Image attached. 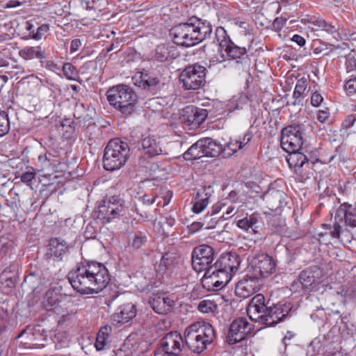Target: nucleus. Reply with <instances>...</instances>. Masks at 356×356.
Returning <instances> with one entry per match:
<instances>
[{"label":"nucleus","instance_id":"f257e3e1","mask_svg":"<svg viewBox=\"0 0 356 356\" xmlns=\"http://www.w3.org/2000/svg\"><path fill=\"white\" fill-rule=\"evenodd\" d=\"M67 278L73 289L81 294L97 293L110 281L108 269L97 261L79 264L75 270L69 273Z\"/></svg>","mask_w":356,"mask_h":356},{"label":"nucleus","instance_id":"f03ea898","mask_svg":"<svg viewBox=\"0 0 356 356\" xmlns=\"http://www.w3.org/2000/svg\"><path fill=\"white\" fill-rule=\"evenodd\" d=\"M212 32L211 24L197 18H191L186 23L179 24L170 30L173 42L181 46L191 47L207 38Z\"/></svg>","mask_w":356,"mask_h":356},{"label":"nucleus","instance_id":"7ed1b4c3","mask_svg":"<svg viewBox=\"0 0 356 356\" xmlns=\"http://www.w3.org/2000/svg\"><path fill=\"white\" fill-rule=\"evenodd\" d=\"M184 337L185 343L191 351L201 353L213 341L215 331L210 323L199 321L186 328Z\"/></svg>","mask_w":356,"mask_h":356},{"label":"nucleus","instance_id":"20e7f679","mask_svg":"<svg viewBox=\"0 0 356 356\" xmlns=\"http://www.w3.org/2000/svg\"><path fill=\"white\" fill-rule=\"evenodd\" d=\"M106 97L110 105L124 116L131 115L136 110L137 95L127 85L119 84L110 88Z\"/></svg>","mask_w":356,"mask_h":356},{"label":"nucleus","instance_id":"39448f33","mask_svg":"<svg viewBox=\"0 0 356 356\" xmlns=\"http://www.w3.org/2000/svg\"><path fill=\"white\" fill-rule=\"evenodd\" d=\"M129 150L127 143L119 138L111 140L104 149L103 157L104 169L108 171L120 169L128 160Z\"/></svg>","mask_w":356,"mask_h":356},{"label":"nucleus","instance_id":"423d86ee","mask_svg":"<svg viewBox=\"0 0 356 356\" xmlns=\"http://www.w3.org/2000/svg\"><path fill=\"white\" fill-rule=\"evenodd\" d=\"M333 231L331 232L332 238H339L340 235L346 230L344 227H356V203L350 204L343 203L334 211L333 216Z\"/></svg>","mask_w":356,"mask_h":356},{"label":"nucleus","instance_id":"0eeeda50","mask_svg":"<svg viewBox=\"0 0 356 356\" xmlns=\"http://www.w3.org/2000/svg\"><path fill=\"white\" fill-rule=\"evenodd\" d=\"M127 208L124 200L119 195L104 199L99 205L97 218L104 222H110L126 214Z\"/></svg>","mask_w":356,"mask_h":356},{"label":"nucleus","instance_id":"6e6552de","mask_svg":"<svg viewBox=\"0 0 356 356\" xmlns=\"http://www.w3.org/2000/svg\"><path fill=\"white\" fill-rule=\"evenodd\" d=\"M216 37L219 44L221 54V59L217 58L216 62L222 63L226 59L238 60L246 54V49L236 46L232 42L224 28H217Z\"/></svg>","mask_w":356,"mask_h":356},{"label":"nucleus","instance_id":"1a4fd4ad","mask_svg":"<svg viewBox=\"0 0 356 356\" xmlns=\"http://www.w3.org/2000/svg\"><path fill=\"white\" fill-rule=\"evenodd\" d=\"M249 266L257 277L266 278L275 273L276 261L268 254L257 253L248 257Z\"/></svg>","mask_w":356,"mask_h":356},{"label":"nucleus","instance_id":"9d476101","mask_svg":"<svg viewBox=\"0 0 356 356\" xmlns=\"http://www.w3.org/2000/svg\"><path fill=\"white\" fill-rule=\"evenodd\" d=\"M206 68L200 65L186 67L181 73L180 81L186 90H197L205 82Z\"/></svg>","mask_w":356,"mask_h":356},{"label":"nucleus","instance_id":"9b49d317","mask_svg":"<svg viewBox=\"0 0 356 356\" xmlns=\"http://www.w3.org/2000/svg\"><path fill=\"white\" fill-rule=\"evenodd\" d=\"M303 127L301 124L291 125L282 131L281 146L286 152L299 150L302 141Z\"/></svg>","mask_w":356,"mask_h":356},{"label":"nucleus","instance_id":"f8f14e48","mask_svg":"<svg viewBox=\"0 0 356 356\" xmlns=\"http://www.w3.org/2000/svg\"><path fill=\"white\" fill-rule=\"evenodd\" d=\"M214 252L213 248L208 245H201L196 247L193 251L192 266L193 269L198 273L208 270L213 266Z\"/></svg>","mask_w":356,"mask_h":356},{"label":"nucleus","instance_id":"ddd939ff","mask_svg":"<svg viewBox=\"0 0 356 356\" xmlns=\"http://www.w3.org/2000/svg\"><path fill=\"white\" fill-rule=\"evenodd\" d=\"M184 346V339L180 333L170 332L161 340L160 347L155 353L160 352L164 356H177Z\"/></svg>","mask_w":356,"mask_h":356},{"label":"nucleus","instance_id":"4468645a","mask_svg":"<svg viewBox=\"0 0 356 356\" xmlns=\"http://www.w3.org/2000/svg\"><path fill=\"white\" fill-rule=\"evenodd\" d=\"M253 330V325L245 318L235 319L230 325L227 336L229 344H234L245 339Z\"/></svg>","mask_w":356,"mask_h":356},{"label":"nucleus","instance_id":"2eb2a0df","mask_svg":"<svg viewBox=\"0 0 356 356\" xmlns=\"http://www.w3.org/2000/svg\"><path fill=\"white\" fill-rule=\"evenodd\" d=\"M240 263V258L236 254L227 252L222 254L213 266L220 273L226 274L228 280L230 281L238 270Z\"/></svg>","mask_w":356,"mask_h":356},{"label":"nucleus","instance_id":"dca6fc26","mask_svg":"<svg viewBox=\"0 0 356 356\" xmlns=\"http://www.w3.org/2000/svg\"><path fill=\"white\" fill-rule=\"evenodd\" d=\"M204 271V275L202 277V283L203 287L208 291L220 290L230 282L228 280L226 274L220 273L213 266Z\"/></svg>","mask_w":356,"mask_h":356},{"label":"nucleus","instance_id":"f3484780","mask_svg":"<svg viewBox=\"0 0 356 356\" xmlns=\"http://www.w3.org/2000/svg\"><path fill=\"white\" fill-rule=\"evenodd\" d=\"M291 309L290 303H279L273 307H267L263 323L268 326H274L284 320Z\"/></svg>","mask_w":356,"mask_h":356},{"label":"nucleus","instance_id":"a211bd4d","mask_svg":"<svg viewBox=\"0 0 356 356\" xmlns=\"http://www.w3.org/2000/svg\"><path fill=\"white\" fill-rule=\"evenodd\" d=\"M207 110L194 106H188L182 110L181 120L186 125L198 127L207 118Z\"/></svg>","mask_w":356,"mask_h":356},{"label":"nucleus","instance_id":"6ab92c4d","mask_svg":"<svg viewBox=\"0 0 356 356\" xmlns=\"http://www.w3.org/2000/svg\"><path fill=\"white\" fill-rule=\"evenodd\" d=\"M176 300L174 295L153 294L149 302L156 313L165 314L174 308Z\"/></svg>","mask_w":356,"mask_h":356},{"label":"nucleus","instance_id":"aec40b11","mask_svg":"<svg viewBox=\"0 0 356 356\" xmlns=\"http://www.w3.org/2000/svg\"><path fill=\"white\" fill-rule=\"evenodd\" d=\"M266 309L265 298L264 295L259 293L250 300L247 309V313L252 321L263 323Z\"/></svg>","mask_w":356,"mask_h":356},{"label":"nucleus","instance_id":"412c9836","mask_svg":"<svg viewBox=\"0 0 356 356\" xmlns=\"http://www.w3.org/2000/svg\"><path fill=\"white\" fill-rule=\"evenodd\" d=\"M260 286L257 277L246 275L237 283L235 293L238 297L246 298L259 291Z\"/></svg>","mask_w":356,"mask_h":356},{"label":"nucleus","instance_id":"4be33fe9","mask_svg":"<svg viewBox=\"0 0 356 356\" xmlns=\"http://www.w3.org/2000/svg\"><path fill=\"white\" fill-rule=\"evenodd\" d=\"M141 145L143 156L147 159L161 155L163 152L162 143L159 137H145L141 141Z\"/></svg>","mask_w":356,"mask_h":356},{"label":"nucleus","instance_id":"5701e85b","mask_svg":"<svg viewBox=\"0 0 356 356\" xmlns=\"http://www.w3.org/2000/svg\"><path fill=\"white\" fill-rule=\"evenodd\" d=\"M289 155L286 157V161L291 169H293L297 174L302 173V168L305 164L308 165V159L307 156L299 152L296 150L291 152H288Z\"/></svg>","mask_w":356,"mask_h":356},{"label":"nucleus","instance_id":"b1692460","mask_svg":"<svg viewBox=\"0 0 356 356\" xmlns=\"http://www.w3.org/2000/svg\"><path fill=\"white\" fill-rule=\"evenodd\" d=\"M178 52L175 46L170 44H162L156 47L154 58L159 62H164L175 58Z\"/></svg>","mask_w":356,"mask_h":356},{"label":"nucleus","instance_id":"393cba45","mask_svg":"<svg viewBox=\"0 0 356 356\" xmlns=\"http://www.w3.org/2000/svg\"><path fill=\"white\" fill-rule=\"evenodd\" d=\"M115 314V320L118 323H124L132 319L136 314V309L134 304L127 303L119 307Z\"/></svg>","mask_w":356,"mask_h":356},{"label":"nucleus","instance_id":"a878e982","mask_svg":"<svg viewBox=\"0 0 356 356\" xmlns=\"http://www.w3.org/2000/svg\"><path fill=\"white\" fill-rule=\"evenodd\" d=\"M112 327L110 325H104L99 329L95 343L97 351L104 350L108 347Z\"/></svg>","mask_w":356,"mask_h":356},{"label":"nucleus","instance_id":"bb28decb","mask_svg":"<svg viewBox=\"0 0 356 356\" xmlns=\"http://www.w3.org/2000/svg\"><path fill=\"white\" fill-rule=\"evenodd\" d=\"M199 140L202 142L204 156L215 157L222 152V145L218 144L211 138H205Z\"/></svg>","mask_w":356,"mask_h":356},{"label":"nucleus","instance_id":"cd10ccee","mask_svg":"<svg viewBox=\"0 0 356 356\" xmlns=\"http://www.w3.org/2000/svg\"><path fill=\"white\" fill-rule=\"evenodd\" d=\"M67 245L64 241H60L58 238H52L49 243L47 255L50 257L61 259L63 254L67 251Z\"/></svg>","mask_w":356,"mask_h":356},{"label":"nucleus","instance_id":"c85d7f7f","mask_svg":"<svg viewBox=\"0 0 356 356\" xmlns=\"http://www.w3.org/2000/svg\"><path fill=\"white\" fill-rule=\"evenodd\" d=\"M19 56L26 60L42 59L45 58V51L40 46L25 47L19 51Z\"/></svg>","mask_w":356,"mask_h":356},{"label":"nucleus","instance_id":"c756f323","mask_svg":"<svg viewBox=\"0 0 356 356\" xmlns=\"http://www.w3.org/2000/svg\"><path fill=\"white\" fill-rule=\"evenodd\" d=\"M132 79L134 85L144 89L155 86L159 83L157 78L152 77L146 72H137Z\"/></svg>","mask_w":356,"mask_h":356},{"label":"nucleus","instance_id":"7c9ffc66","mask_svg":"<svg viewBox=\"0 0 356 356\" xmlns=\"http://www.w3.org/2000/svg\"><path fill=\"white\" fill-rule=\"evenodd\" d=\"M315 271H312L310 270L302 271L300 275V280L302 282V285L307 290H314L316 289L317 285L321 283V281L318 279H316L315 277ZM318 274V271L316 272Z\"/></svg>","mask_w":356,"mask_h":356},{"label":"nucleus","instance_id":"2f4dec72","mask_svg":"<svg viewBox=\"0 0 356 356\" xmlns=\"http://www.w3.org/2000/svg\"><path fill=\"white\" fill-rule=\"evenodd\" d=\"M204 150L202 147V142L197 141L184 154L185 160L192 161L204 157Z\"/></svg>","mask_w":356,"mask_h":356},{"label":"nucleus","instance_id":"473e14b6","mask_svg":"<svg viewBox=\"0 0 356 356\" xmlns=\"http://www.w3.org/2000/svg\"><path fill=\"white\" fill-rule=\"evenodd\" d=\"M260 218L259 214L257 212L252 213L249 216H246L237 221V227L245 231L253 229L255 225L259 222Z\"/></svg>","mask_w":356,"mask_h":356},{"label":"nucleus","instance_id":"72a5a7b5","mask_svg":"<svg viewBox=\"0 0 356 356\" xmlns=\"http://www.w3.org/2000/svg\"><path fill=\"white\" fill-rule=\"evenodd\" d=\"M174 268V260L171 255L165 254L160 261L158 270L163 275L170 274Z\"/></svg>","mask_w":356,"mask_h":356},{"label":"nucleus","instance_id":"f704fd0d","mask_svg":"<svg viewBox=\"0 0 356 356\" xmlns=\"http://www.w3.org/2000/svg\"><path fill=\"white\" fill-rule=\"evenodd\" d=\"M307 88V79L306 78L302 77L297 81L294 91L293 93V99H295V101L293 103L294 105H296V104H298L300 102V98L305 93Z\"/></svg>","mask_w":356,"mask_h":356},{"label":"nucleus","instance_id":"c9c22d12","mask_svg":"<svg viewBox=\"0 0 356 356\" xmlns=\"http://www.w3.org/2000/svg\"><path fill=\"white\" fill-rule=\"evenodd\" d=\"M65 77L70 81H79V74L78 70L70 63H65L62 67Z\"/></svg>","mask_w":356,"mask_h":356},{"label":"nucleus","instance_id":"e433bc0d","mask_svg":"<svg viewBox=\"0 0 356 356\" xmlns=\"http://www.w3.org/2000/svg\"><path fill=\"white\" fill-rule=\"evenodd\" d=\"M241 149L242 147L237 138H230L229 141L224 145V148H222V152L225 156H230Z\"/></svg>","mask_w":356,"mask_h":356},{"label":"nucleus","instance_id":"4c0bfd02","mask_svg":"<svg viewBox=\"0 0 356 356\" xmlns=\"http://www.w3.org/2000/svg\"><path fill=\"white\" fill-rule=\"evenodd\" d=\"M218 306L216 303L209 299L202 300L199 302L198 309L204 314L213 313L217 310Z\"/></svg>","mask_w":356,"mask_h":356},{"label":"nucleus","instance_id":"58836bf2","mask_svg":"<svg viewBox=\"0 0 356 356\" xmlns=\"http://www.w3.org/2000/svg\"><path fill=\"white\" fill-rule=\"evenodd\" d=\"M10 131V122L6 111L0 110V137L6 136Z\"/></svg>","mask_w":356,"mask_h":356},{"label":"nucleus","instance_id":"ea45409f","mask_svg":"<svg viewBox=\"0 0 356 356\" xmlns=\"http://www.w3.org/2000/svg\"><path fill=\"white\" fill-rule=\"evenodd\" d=\"M209 197L200 198V200L195 202L192 207V211L194 213L199 214L204 211L209 204Z\"/></svg>","mask_w":356,"mask_h":356},{"label":"nucleus","instance_id":"a19ab883","mask_svg":"<svg viewBox=\"0 0 356 356\" xmlns=\"http://www.w3.org/2000/svg\"><path fill=\"white\" fill-rule=\"evenodd\" d=\"M49 31V26L47 24H43L38 26L35 31L31 33V38L35 40H40L44 38Z\"/></svg>","mask_w":356,"mask_h":356},{"label":"nucleus","instance_id":"79ce46f5","mask_svg":"<svg viewBox=\"0 0 356 356\" xmlns=\"http://www.w3.org/2000/svg\"><path fill=\"white\" fill-rule=\"evenodd\" d=\"M147 241V237L145 235L142 234L141 233L136 234L133 238L131 245L135 249H138L141 248Z\"/></svg>","mask_w":356,"mask_h":356},{"label":"nucleus","instance_id":"37998d69","mask_svg":"<svg viewBox=\"0 0 356 356\" xmlns=\"http://www.w3.org/2000/svg\"><path fill=\"white\" fill-rule=\"evenodd\" d=\"M344 89L348 94L351 95L356 92V77L347 80L344 83Z\"/></svg>","mask_w":356,"mask_h":356},{"label":"nucleus","instance_id":"c03bdc74","mask_svg":"<svg viewBox=\"0 0 356 356\" xmlns=\"http://www.w3.org/2000/svg\"><path fill=\"white\" fill-rule=\"evenodd\" d=\"M323 98L321 93L315 91L312 92L311 96V104L313 106L318 107L323 102Z\"/></svg>","mask_w":356,"mask_h":356},{"label":"nucleus","instance_id":"a18cd8bd","mask_svg":"<svg viewBox=\"0 0 356 356\" xmlns=\"http://www.w3.org/2000/svg\"><path fill=\"white\" fill-rule=\"evenodd\" d=\"M35 173L32 171H28L24 172L21 176V181L28 186H31V181L35 178Z\"/></svg>","mask_w":356,"mask_h":356},{"label":"nucleus","instance_id":"49530a36","mask_svg":"<svg viewBox=\"0 0 356 356\" xmlns=\"http://www.w3.org/2000/svg\"><path fill=\"white\" fill-rule=\"evenodd\" d=\"M38 163L42 169L47 168L51 165V161L46 154H41L38 156Z\"/></svg>","mask_w":356,"mask_h":356},{"label":"nucleus","instance_id":"de8ad7c7","mask_svg":"<svg viewBox=\"0 0 356 356\" xmlns=\"http://www.w3.org/2000/svg\"><path fill=\"white\" fill-rule=\"evenodd\" d=\"M252 138V133L248 131L242 137H239L238 139L239 144L241 145L242 149L251 140Z\"/></svg>","mask_w":356,"mask_h":356},{"label":"nucleus","instance_id":"09e8293b","mask_svg":"<svg viewBox=\"0 0 356 356\" xmlns=\"http://www.w3.org/2000/svg\"><path fill=\"white\" fill-rule=\"evenodd\" d=\"M305 289V288L303 287V285H302V282L300 280V277L299 276L298 278L293 281L291 286V290L293 292H298L301 291L302 290Z\"/></svg>","mask_w":356,"mask_h":356},{"label":"nucleus","instance_id":"8fccbe9b","mask_svg":"<svg viewBox=\"0 0 356 356\" xmlns=\"http://www.w3.org/2000/svg\"><path fill=\"white\" fill-rule=\"evenodd\" d=\"M329 117L330 113L327 111L319 110L316 113V118L321 123L325 122Z\"/></svg>","mask_w":356,"mask_h":356},{"label":"nucleus","instance_id":"3c124183","mask_svg":"<svg viewBox=\"0 0 356 356\" xmlns=\"http://www.w3.org/2000/svg\"><path fill=\"white\" fill-rule=\"evenodd\" d=\"M203 225L204 224L201 222H194L188 227V232L190 234H194L200 231L202 228Z\"/></svg>","mask_w":356,"mask_h":356},{"label":"nucleus","instance_id":"603ef678","mask_svg":"<svg viewBox=\"0 0 356 356\" xmlns=\"http://www.w3.org/2000/svg\"><path fill=\"white\" fill-rule=\"evenodd\" d=\"M286 19H285V18L277 17L274 20L273 26L274 29H275L276 30L280 31L283 28L284 24H286Z\"/></svg>","mask_w":356,"mask_h":356},{"label":"nucleus","instance_id":"864d4df0","mask_svg":"<svg viewBox=\"0 0 356 356\" xmlns=\"http://www.w3.org/2000/svg\"><path fill=\"white\" fill-rule=\"evenodd\" d=\"M331 230L329 233L325 232V233H320L318 234V240L320 243H324V244H328L330 243V238H327V236L332 238V236H331ZM333 239H336L335 238H333Z\"/></svg>","mask_w":356,"mask_h":356},{"label":"nucleus","instance_id":"5fc2aeb1","mask_svg":"<svg viewBox=\"0 0 356 356\" xmlns=\"http://www.w3.org/2000/svg\"><path fill=\"white\" fill-rule=\"evenodd\" d=\"M81 46V42L79 39L72 40L70 44V53L77 51Z\"/></svg>","mask_w":356,"mask_h":356},{"label":"nucleus","instance_id":"6e6d98bb","mask_svg":"<svg viewBox=\"0 0 356 356\" xmlns=\"http://www.w3.org/2000/svg\"><path fill=\"white\" fill-rule=\"evenodd\" d=\"M309 22L321 29H322L325 24V21L322 18L311 19Z\"/></svg>","mask_w":356,"mask_h":356},{"label":"nucleus","instance_id":"4d7b16f0","mask_svg":"<svg viewBox=\"0 0 356 356\" xmlns=\"http://www.w3.org/2000/svg\"><path fill=\"white\" fill-rule=\"evenodd\" d=\"M292 41L297 43L300 47H302L305 44V38L298 34H295L293 36Z\"/></svg>","mask_w":356,"mask_h":356},{"label":"nucleus","instance_id":"13d9d810","mask_svg":"<svg viewBox=\"0 0 356 356\" xmlns=\"http://www.w3.org/2000/svg\"><path fill=\"white\" fill-rule=\"evenodd\" d=\"M270 196H273L280 203L281 202V199L283 196V193L280 191H273L272 193L266 195L267 198L269 197Z\"/></svg>","mask_w":356,"mask_h":356},{"label":"nucleus","instance_id":"bf43d9fd","mask_svg":"<svg viewBox=\"0 0 356 356\" xmlns=\"http://www.w3.org/2000/svg\"><path fill=\"white\" fill-rule=\"evenodd\" d=\"M322 30H324L332 35L337 33L336 28L334 26L327 24L326 22H325V26H323V28H322Z\"/></svg>","mask_w":356,"mask_h":356},{"label":"nucleus","instance_id":"052dcab7","mask_svg":"<svg viewBox=\"0 0 356 356\" xmlns=\"http://www.w3.org/2000/svg\"><path fill=\"white\" fill-rule=\"evenodd\" d=\"M141 199H142L143 202L146 204H152L155 202L154 197H151L150 196H149L147 195H144L141 197Z\"/></svg>","mask_w":356,"mask_h":356},{"label":"nucleus","instance_id":"680f3d73","mask_svg":"<svg viewBox=\"0 0 356 356\" xmlns=\"http://www.w3.org/2000/svg\"><path fill=\"white\" fill-rule=\"evenodd\" d=\"M355 120L354 116H349L343 123V126L346 127H350L353 125V123Z\"/></svg>","mask_w":356,"mask_h":356},{"label":"nucleus","instance_id":"e2e57ef3","mask_svg":"<svg viewBox=\"0 0 356 356\" xmlns=\"http://www.w3.org/2000/svg\"><path fill=\"white\" fill-rule=\"evenodd\" d=\"M346 65L349 70H353L354 67H356V60L348 58L346 61Z\"/></svg>","mask_w":356,"mask_h":356},{"label":"nucleus","instance_id":"0e129e2a","mask_svg":"<svg viewBox=\"0 0 356 356\" xmlns=\"http://www.w3.org/2000/svg\"><path fill=\"white\" fill-rule=\"evenodd\" d=\"M24 29L29 32V36L31 37V33L33 31H35L34 29V25L29 21L25 22Z\"/></svg>","mask_w":356,"mask_h":356},{"label":"nucleus","instance_id":"69168bd1","mask_svg":"<svg viewBox=\"0 0 356 356\" xmlns=\"http://www.w3.org/2000/svg\"><path fill=\"white\" fill-rule=\"evenodd\" d=\"M31 334L30 340H31L34 336V334L32 332V330L31 328H27L26 330H24L19 335L18 338L24 336V334Z\"/></svg>","mask_w":356,"mask_h":356},{"label":"nucleus","instance_id":"338daca9","mask_svg":"<svg viewBox=\"0 0 356 356\" xmlns=\"http://www.w3.org/2000/svg\"><path fill=\"white\" fill-rule=\"evenodd\" d=\"M293 337V334L291 332H288L284 337L282 339V342L285 346H287V341H290Z\"/></svg>","mask_w":356,"mask_h":356},{"label":"nucleus","instance_id":"774afa93","mask_svg":"<svg viewBox=\"0 0 356 356\" xmlns=\"http://www.w3.org/2000/svg\"><path fill=\"white\" fill-rule=\"evenodd\" d=\"M221 209V205L216 204L211 207V215L218 213Z\"/></svg>","mask_w":356,"mask_h":356}]
</instances>
